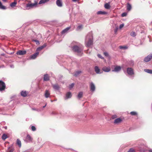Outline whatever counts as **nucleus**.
I'll use <instances>...</instances> for the list:
<instances>
[{
	"mask_svg": "<svg viewBox=\"0 0 152 152\" xmlns=\"http://www.w3.org/2000/svg\"><path fill=\"white\" fill-rule=\"evenodd\" d=\"M26 139L27 142H31L32 141L33 139L29 134H28L26 137Z\"/></svg>",
	"mask_w": 152,
	"mask_h": 152,
	"instance_id": "obj_17",
	"label": "nucleus"
},
{
	"mask_svg": "<svg viewBox=\"0 0 152 152\" xmlns=\"http://www.w3.org/2000/svg\"><path fill=\"white\" fill-rule=\"evenodd\" d=\"M46 105H47V103H46L45 105L44 106H43V107L45 108L46 106Z\"/></svg>",
	"mask_w": 152,
	"mask_h": 152,
	"instance_id": "obj_52",
	"label": "nucleus"
},
{
	"mask_svg": "<svg viewBox=\"0 0 152 152\" xmlns=\"http://www.w3.org/2000/svg\"><path fill=\"white\" fill-rule=\"evenodd\" d=\"M133 37H135L136 36V34L134 32L132 31L130 34Z\"/></svg>",
	"mask_w": 152,
	"mask_h": 152,
	"instance_id": "obj_37",
	"label": "nucleus"
},
{
	"mask_svg": "<svg viewBox=\"0 0 152 152\" xmlns=\"http://www.w3.org/2000/svg\"><path fill=\"white\" fill-rule=\"evenodd\" d=\"M72 0L73 2H76L77 1H79V0Z\"/></svg>",
	"mask_w": 152,
	"mask_h": 152,
	"instance_id": "obj_51",
	"label": "nucleus"
},
{
	"mask_svg": "<svg viewBox=\"0 0 152 152\" xmlns=\"http://www.w3.org/2000/svg\"><path fill=\"white\" fill-rule=\"evenodd\" d=\"M127 72L129 75H132L134 74L133 69L131 68H128L127 69Z\"/></svg>",
	"mask_w": 152,
	"mask_h": 152,
	"instance_id": "obj_5",
	"label": "nucleus"
},
{
	"mask_svg": "<svg viewBox=\"0 0 152 152\" xmlns=\"http://www.w3.org/2000/svg\"><path fill=\"white\" fill-rule=\"evenodd\" d=\"M144 71L148 73L152 74V70L149 69H145Z\"/></svg>",
	"mask_w": 152,
	"mask_h": 152,
	"instance_id": "obj_29",
	"label": "nucleus"
},
{
	"mask_svg": "<svg viewBox=\"0 0 152 152\" xmlns=\"http://www.w3.org/2000/svg\"><path fill=\"white\" fill-rule=\"evenodd\" d=\"M90 90L92 91H94L95 90V86L94 84L92 82H91L90 84Z\"/></svg>",
	"mask_w": 152,
	"mask_h": 152,
	"instance_id": "obj_13",
	"label": "nucleus"
},
{
	"mask_svg": "<svg viewBox=\"0 0 152 152\" xmlns=\"http://www.w3.org/2000/svg\"><path fill=\"white\" fill-rule=\"evenodd\" d=\"M124 24H121L119 26L120 29H121V28H122L124 27Z\"/></svg>",
	"mask_w": 152,
	"mask_h": 152,
	"instance_id": "obj_45",
	"label": "nucleus"
},
{
	"mask_svg": "<svg viewBox=\"0 0 152 152\" xmlns=\"http://www.w3.org/2000/svg\"><path fill=\"white\" fill-rule=\"evenodd\" d=\"M83 26L82 25L78 26L77 28V30L79 31L82 29L83 28Z\"/></svg>",
	"mask_w": 152,
	"mask_h": 152,
	"instance_id": "obj_32",
	"label": "nucleus"
},
{
	"mask_svg": "<svg viewBox=\"0 0 152 152\" xmlns=\"http://www.w3.org/2000/svg\"><path fill=\"white\" fill-rule=\"evenodd\" d=\"M102 70L104 72H108L110 70V68L109 66H105L102 67Z\"/></svg>",
	"mask_w": 152,
	"mask_h": 152,
	"instance_id": "obj_10",
	"label": "nucleus"
},
{
	"mask_svg": "<svg viewBox=\"0 0 152 152\" xmlns=\"http://www.w3.org/2000/svg\"><path fill=\"white\" fill-rule=\"evenodd\" d=\"M128 152H135V151L133 148H131L129 150Z\"/></svg>",
	"mask_w": 152,
	"mask_h": 152,
	"instance_id": "obj_38",
	"label": "nucleus"
},
{
	"mask_svg": "<svg viewBox=\"0 0 152 152\" xmlns=\"http://www.w3.org/2000/svg\"><path fill=\"white\" fill-rule=\"evenodd\" d=\"M31 130L32 131H35L36 130V128L34 126H32L31 127Z\"/></svg>",
	"mask_w": 152,
	"mask_h": 152,
	"instance_id": "obj_42",
	"label": "nucleus"
},
{
	"mask_svg": "<svg viewBox=\"0 0 152 152\" xmlns=\"http://www.w3.org/2000/svg\"><path fill=\"white\" fill-rule=\"evenodd\" d=\"M107 13L106 12L102 11H99L97 12V14L98 15L100 14H106Z\"/></svg>",
	"mask_w": 152,
	"mask_h": 152,
	"instance_id": "obj_26",
	"label": "nucleus"
},
{
	"mask_svg": "<svg viewBox=\"0 0 152 152\" xmlns=\"http://www.w3.org/2000/svg\"><path fill=\"white\" fill-rule=\"evenodd\" d=\"M148 151L149 152H152V149H149L148 150Z\"/></svg>",
	"mask_w": 152,
	"mask_h": 152,
	"instance_id": "obj_50",
	"label": "nucleus"
},
{
	"mask_svg": "<svg viewBox=\"0 0 152 152\" xmlns=\"http://www.w3.org/2000/svg\"><path fill=\"white\" fill-rule=\"evenodd\" d=\"M110 7V4L108 3H106L104 5V7L106 9H109Z\"/></svg>",
	"mask_w": 152,
	"mask_h": 152,
	"instance_id": "obj_28",
	"label": "nucleus"
},
{
	"mask_svg": "<svg viewBox=\"0 0 152 152\" xmlns=\"http://www.w3.org/2000/svg\"><path fill=\"white\" fill-rule=\"evenodd\" d=\"M27 92L26 91H22L21 92V95L23 97H25L27 96Z\"/></svg>",
	"mask_w": 152,
	"mask_h": 152,
	"instance_id": "obj_22",
	"label": "nucleus"
},
{
	"mask_svg": "<svg viewBox=\"0 0 152 152\" xmlns=\"http://www.w3.org/2000/svg\"><path fill=\"white\" fill-rule=\"evenodd\" d=\"M130 114L132 115H137V113L135 112H131L130 113Z\"/></svg>",
	"mask_w": 152,
	"mask_h": 152,
	"instance_id": "obj_41",
	"label": "nucleus"
},
{
	"mask_svg": "<svg viewBox=\"0 0 152 152\" xmlns=\"http://www.w3.org/2000/svg\"><path fill=\"white\" fill-rule=\"evenodd\" d=\"M116 117H117V115H113L112 116V118L113 119H115V118H116Z\"/></svg>",
	"mask_w": 152,
	"mask_h": 152,
	"instance_id": "obj_47",
	"label": "nucleus"
},
{
	"mask_svg": "<svg viewBox=\"0 0 152 152\" xmlns=\"http://www.w3.org/2000/svg\"><path fill=\"white\" fill-rule=\"evenodd\" d=\"M7 138V135L5 134H4L2 136V138L3 140H5Z\"/></svg>",
	"mask_w": 152,
	"mask_h": 152,
	"instance_id": "obj_34",
	"label": "nucleus"
},
{
	"mask_svg": "<svg viewBox=\"0 0 152 152\" xmlns=\"http://www.w3.org/2000/svg\"><path fill=\"white\" fill-rule=\"evenodd\" d=\"M94 70L96 73L97 74H100L102 73V72L100 71L99 67L97 66H95Z\"/></svg>",
	"mask_w": 152,
	"mask_h": 152,
	"instance_id": "obj_7",
	"label": "nucleus"
},
{
	"mask_svg": "<svg viewBox=\"0 0 152 152\" xmlns=\"http://www.w3.org/2000/svg\"><path fill=\"white\" fill-rule=\"evenodd\" d=\"M132 9V6L131 4L128 3L127 5V10L128 11H130Z\"/></svg>",
	"mask_w": 152,
	"mask_h": 152,
	"instance_id": "obj_23",
	"label": "nucleus"
},
{
	"mask_svg": "<svg viewBox=\"0 0 152 152\" xmlns=\"http://www.w3.org/2000/svg\"><path fill=\"white\" fill-rule=\"evenodd\" d=\"M127 13L126 12H124L121 14V16L122 17L126 16L127 15Z\"/></svg>",
	"mask_w": 152,
	"mask_h": 152,
	"instance_id": "obj_43",
	"label": "nucleus"
},
{
	"mask_svg": "<svg viewBox=\"0 0 152 152\" xmlns=\"http://www.w3.org/2000/svg\"><path fill=\"white\" fill-rule=\"evenodd\" d=\"M3 1L6 2L7 1V0H2Z\"/></svg>",
	"mask_w": 152,
	"mask_h": 152,
	"instance_id": "obj_53",
	"label": "nucleus"
},
{
	"mask_svg": "<svg viewBox=\"0 0 152 152\" xmlns=\"http://www.w3.org/2000/svg\"><path fill=\"white\" fill-rule=\"evenodd\" d=\"M93 36L91 33H89L86 36L85 39V45L87 47H90L93 44Z\"/></svg>",
	"mask_w": 152,
	"mask_h": 152,
	"instance_id": "obj_1",
	"label": "nucleus"
},
{
	"mask_svg": "<svg viewBox=\"0 0 152 152\" xmlns=\"http://www.w3.org/2000/svg\"><path fill=\"white\" fill-rule=\"evenodd\" d=\"M14 151V148L12 147H9L8 148V151L7 152H13Z\"/></svg>",
	"mask_w": 152,
	"mask_h": 152,
	"instance_id": "obj_33",
	"label": "nucleus"
},
{
	"mask_svg": "<svg viewBox=\"0 0 152 152\" xmlns=\"http://www.w3.org/2000/svg\"><path fill=\"white\" fill-rule=\"evenodd\" d=\"M152 58V54L148 55L147 56L145 57L144 59V61L145 62H148L151 60Z\"/></svg>",
	"mask_w": 152,
	"mask_h": 152,
	"instance_id": "obj_6",
	"label": "nucleus"
},
{
	"mask_svg": "<svg viewBox=\"0 0 152 152\" xmlns=\"http://www.w3.org/2000/svg\"><path fill=\"white\" fill-rule=\"evenodd\" d=\"M32 109L33 110H36V111H41L40 110H39V109H35V108H32Z\"/></svg>",
	"mask_w": 152,
	"mask_h": 152,
	"instance_id": "obj_46",
	"label": "nucleus"
},
{
	"mask_svg": "<svg viewBox=\"0 0 152 152\" xmlns=\"http://www.w3.org/2000/svg\"><path fill=\"white\" fill-rule=\"evenodd\" d=\"M97 56H98V57L100 58H101L102 59H103L104 58L100 54H98Z\"/></svg>",
	"mask_w": 152,
	"mask_h": 152,
	"instance_id": "obj_44",
	"label": "nucleus"
},
{
	"mask_svg": "<svg viewBox=\"0 0 152 152\" xmlns=\"http://www.w3.org/2000/svg\"><path fill=\"white\" fill-rule=\"evenodd\" d=\"M37 5L38 2L37 1H35L34 3H28L26 4V9H29L30 8L37 7Z\"/></svg>",
	"mask_w": 152,
	"mask_h": 152,
	"instance_id": "obj_3",
	"label": "nucleus"
},
{
	"mask_svg": "<svg viewBox=\"0 0 152 152\" xmlns=\"http://www.w3.org/2000/svg\"><path fill=\"white\" fill-rule=\"evenodd\" d=\"M52 86H53V88L55 90H58L60 88L59 86L57 84H53L52 85Z\"/></svg>",
	"mask_w": 152,
	"mask_h": 152,
	"instance_id": "obj_16",
	"label": "nucleus"
},
{
	"mask_svg": "<svg viewBox=\"0 0 152 152\" xmlns=\"http://www.w3.org/2000/svg\"><path fill=\"white\" fill-rule=\"evenodd\" d=\"M104 54L106 56H107L108 55V53L107 52H104Z\"/></svg>",
	"mask_w": 152,
	"mask_h": 152,
	"instance_id": "obj_48",
	"label": "nucleus"
},
{
	"mask_svg": "<svg viewBox=\"0 0 152 152\" xmlns=\"http://www.w3.org/2000/svg\"><path fill=\"white\" fill-rule=\"evenodd\" d=\"M32 41L35 42L37 45H39V41L37 40L33 39L32 40Z\"/></svg>",
	"mask_w": 152,
	"mask_h": 152,
	"instance_id": "obj_39",
	"label": "nucleus"
},
{
	"mask_svg": "<svg viewBox=\"0 0 152 152\" xmlns=\"http://www.w3.org/2000/svg\"><path fill=\"white\" fill-rule=\"evenodd\" d=\"M81 72L80 71H77L75 72V73L74 75L75 76H78L80 73H81Z\"/></svg>",
	"mask_w": 152,
	"mask_h": 152,
	"instance_id": "obj_31",
	"label": "nucleus"
},
{
	"mask_svg": "<svg viewBox=\"0 0 152 152\" xmlns=\"http://www.w3.org/2000/svg\"><path fill=\"white\" fill-rule=\"evenodd\" d=\"M49 0H41L39 3V4H44L49 1Z\"/></svg>",
	"mask_w": 152,
	"mask_h": 152,
	"instance_id": "obj_25",
	"label": "nucleus"
},
{
	"mask_svg": "<svg viewBox=\"0 0 152 152\" xmlns=\"http://www.w3.org/2000/svg\"><path fill=\"white\" fill-rule=\"evenodd\" d=\"M26 51L25 50H20L17 52V54L19 55H23L26 54Z\"/></svg>",
	"mask_w": 152,
	"mask_h": 152,
	"instance_id": "obj_11",
	"label": "nucleus"
},
{
	"mask_svg": "<svg viewBox=\"0 0 152 152\" xmlns=\"http://www.w3.org/2000/svg\"><path fill=\"white\" fill-rule=\"evenodd\" d=\"M75 43V42H72L71 45L72 46V45H74ZM78 44H77L76 45H74L73 46H72V47L74 51L79 53L81 52V51L83 50V48L81 45H79V46H78Z\"/></svg>",
	"mask_w": 152,
	"mask_h": 152,
	"instance_id": "obj_2",
	"label": "nucleus"
},
{
	"mask_svg": "<svg viewBox=\"0 0 152 152\" xmlns=\"http://www.w3.org/2000/svg\"><path fill=\"white\" fill-rule=\"evenodd\" d=\"M72 96V95L71 94V93L69 92H68L66 94V96L65 97V99H66L69 98H71Z\"/></svg>",
	"mask_w": 152,
	"mask_h": 152,
	"instance_id": "obj_14",
	"label": "nucleus"
},
{
	"mask_svg": "<svg viewBox=\"0 0 152 152\" xmlns=\"http://www.w3.org/2000/svg\"><path fill=\"white\" fill-rule=\"evenodd\" d=\"M122 121V120L120 118H116L115 119L114 123L117 124L121 123Z\"/></svg>",
	"mask_w": 152,
	"mask_h": 152,
	"instance_id": "obj_19",
	"label": "nucleus"
},
{
	"mask_svg": "<svg viewBox=\"0 0 152 152\" xmlns=\"http://www.w3.org/2000/svg\"><path fill=\"white\" fill-rule=\"evenodd\" d=\"M39 54V52H36V53L33 54V55H32L30 57V58L31 59H35L37 56H38Z\"/></svg>",
	"mask_w": 152,
	"mask_h": 152,
	"instance_id": "obj_12",
	"label": "nucleus"
},
{
	"mask_svg": "<svg viewBox=\"0 0 152 152\" xmlns=\"http://www.w3.org/2000/svg\"><path fill=\"white\" fill-rule=\"evenodd\" d=\"M17 3V1L16 0H15L14 2L10 4V6L12 7H14L16 6Z\"/></svg>",
	"mask_w": 152,
	"mask_h": 152,
	"instance_id": "obj_24",
	"label": "nucleus"
},
{
	"mask_svg": "<svg viewBox=\"0 0 152 152\" xmlns=\"http://www.w3.org/2000/svg\"><path fill=\"white\" fill-rule=\"evenodd\" d=\"M119 48L120 49H126L128 48V47L126 46H119Z\"/></svg>",
	"mask_w": 152,
	"mask_h": 152,
	"instance_id": "obj_35",
	"label": "nucleus"
},
{
	"mask_svg": "<svg viewBox=\"0 0 152 152\" xmlns=\"http://www.w3.org/2000/svg\"><path fill=\"white\" fill-rule=\"evenodd\" d=\"M56 3V5L59 7H61L63 6L62 0H57Z\"/></svg>",
	"mask_w": 152,
	"mask_h": 152,
	"instance_id": "obj_9",
	"label": "nucleus"
},
{
	"mask_svg": "<svg viewBox=\"0 0 152 152\" xmlns=\"http://www.w3.org/2000/svg\"><path fill=\"white\" fill-rule=\"evenodd\" d=\"M6 7L3 6L1 2L0 1V9L4 10L6 9Z\"/></svg>",
	"mask_w": 152,
	"mask_h": 152,
	"instance_id": "obj_30",
	"label": "nucleus"
},
{
	"mask_svg": "<svg viewBox=\"0 0 152 152\" xmlns=\"http://www.w3.org/2000/svg\"><path fill=\"white\" fill-rule=\"evenodd\" d=\"M51 102H53V101H52V100H51Z\"/></svg>",
	"mask_w": 152,
	"mask_h": 152,
	"instance_id": "obj_55",
	"label": "nucleus"
},
{
	"mask_svg": "<svg viewBox=\"0 0 152 152\" xmlns=\"http://www.w3.org/2000/svg\"><path fill=\"white\" fill-rule=\"evenodd\" d=\"M17 144L19 146V147H20L21 145V142L20 141L19 139H18L17 141Z\"/></svg>",
	"mask_w": 152,
	"mask_h": 152,
	"instance_id": "obj_27",
	"label": "nucleus"
},
{
	"mask_svg": "<svg viewBox=\"0 0 152 152\" xmlns=\"http://www.w3.org/2000/svg\"><path fill=\"white\" fill-rule=\"evenodd\" d=\"M22 152H30L29 151H23Z\"/></svg>",
	"mask_w": 152,
	"mask_h": 152,
	"instance_id": "obj_54",
	"label": "nucleus"
},
{
	"mask_svg": "<svg viewBox=\"0 0 152 152\" xmlns=\"http://www.w3.org/2000/svg\"><path fill=\"white\" fill-rule=\"evenodd\" d=\"M11 67H12V66H11Z\"/></svg>",
	"mask_w": 152,
	"mask_h": 152,
	"instance_id": "obj_56",
	"label": "nucleus"
},
{
	"mask_svg": "<svg viewBox=\"0 0 152 152\" xmlns=\"http://www.w3.org/2000/svg\"><path fill=\"white\" fill-rule=\"evenodd\" d=\"M47 46L46 44H44L43 45L38 48L36 50L37 52H39L42 50L44 48Z\"/></svg>",
	"mask_w": 152,
	"mask_h": 152,
	"instance_id": "obj_8",
	"label": "nucleus"
},
{
	"mask_svg": "<svg viewBox=\"0 0 152 152\" xmlns=\"http://www.w3.org/2000/svg\"><path fill=\"white\" fill-rule=\"evenodd\" d=\"M83 93L82 92H80L78 95V97L79 98H81V97H82V96H83Z\"/></svg>",
	"mask_w": 152,
	"mask_h": 152,
	"instance_id": "obj_36",
	"label": "nucleus"
},
{
	"mask_svg": "<svg viewBox=\"0 0 152 152\" xmlns=\"http://www.w3.org/2000/svg\"><path fill=\"white\" fill-rule=\"evenodd\" d=\"M118 27H116V28L114 30V31H115V33L117 32V31H118Z\"/></svg>",
	"mask_w": 152,
	"mask_h": 152,
	"instance_id": "obj_49",
	"label": "nucleus"
},
{
	"mask_svg": "<svg viewBox=\"0 0 152 152\" xmlns=\"http://www.w3.org/2000/svg\"><path fill=\"white\" fill-rule=\"evenodd\" d=\"M45 96L46 98H47L49 97L50 96V93L48 90H46L45 91Z\"/></svg>",
	"mask_w": 152,
	"mask_h": 152,
	"instance_id": "obj_21",
	"label": "nucleus"
},
{
	"mask_svg": "<svg viewBox=\"0 0 152 152\" xmlns=\"http://www.w3.org/2000/svg\"><path fill=\"white\" fill-rule=\"evenodd\" d=\"M5 83L2 81L0 80V91L4 90L5 89Z\"/></svg>",
	"mask_w": 152,
	"mask_h": 152,
	"instance_id": "obj_4",
	"label": "nucleus"
},
{
	"mask_svg": "<svg viewBox=\"0 0 152 152\" xmlns=\"http://www.w3.org/2000/svg\"><path fill=\"white\" fill-rule=\"evenodd\" d=\"M49 80V77L47 74H45L44 76V80L45 81H48Z\"/></svg>",
	"mask_w": 152,
	"mask_h": 152,
	"instance_id": "obj_20",
	"label": "nucleus"
},
{
	"mask_svg": "<svg viewBox=\"0 0 152 152\" xmlns=\"http://www.w3.org/2000/svg\"><path fill=\"white\" fill-rule=\"evenodd\" d=\"M121 70V67L120 66H116L115 67L114 69L113 70V71L115 72H118Z\"/></svg>",
	"mask_w": 152,
	"mask_h": 152,
	"instance_id": "obj_15",
	"label": "nucleus"
},
{
	"mask_svg": "<svg viewBox=\"0 0 152 152\" xmlns=\"http://www.w3.org/2000/svg\"><path fill=\"white\" fill-rule=\"evenodd\" d=\"M74 84L73 83H72L70 85H69V88L70 89H71L74 86Z\"/></svg>",
	"mask_w": 152,
	"mask_h": 152,
	"instance_id": "obj_40",
	"label": "nucleus"
},
{
	"mask_svg": "<svg viewBox=\"0 0 152 152\" xmlns=\"http://www.w3.org/2000/svg\"><path fill=\"white\" fill-rule=\"evenodd\" d=\"M70 27H68L66 28L62 31L61 33L62 34H64L67 33L68 32V31L70 29Z\"/></svg>",
	"mask_w": 152,
	"mask_h": 152,
	"instance_id": "obj_18",
	"label": "nucleus"
}]
</instances>
